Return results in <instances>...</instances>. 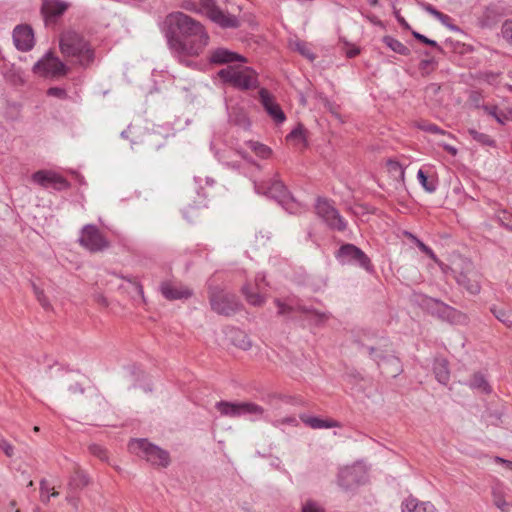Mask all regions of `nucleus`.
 <instances>
[{
	"label": "nucleus",
	"instance_id": "nucleus-62",
	"mask_svg": "<svg viewBox=\"0 0 512 512\" xmlns=\"http://www.w3.org/2000/svg\"><path fill=\"white\" fill-rule=\"evenodd\" d=\"M279 464H280V460H279V459H275V460L271 463V465H272V466H275V467H278V466H279Z\"/></svg>",
	"mask_w": 512,
	"mask_h": 512
},
{
	"label": "nucleus",
	"instance_id": "nucleus-11",
	"mask_svg": "<svg viewBox=\"0 0 512 512\" xmlns=\"http://www.w3.org/2000/svg\"><path fill=\"white\" fill-rule=\"evenodd\" d=\"M210 303L214 311L224 315L233 313L239 306L236 296L224 291H211Z\"/></svg>",
	"mask_w": 512,
	"mask_h": 512
},
{
	"label": "nucleus",
	"instance_id": "nucleus-17",
	"mask_svg": "<svg viewBox=\"0 0 512 512\" xmlns=\"http://www.w3.org/2000/svg\"><path fill=\"white\" fill-rule=\"evenodd\" d=\"M209 61L212 64L224 65L234 62L246 63L247 59L244 56L229 49L217 48L211 51Z\"/></svg>",
	"mask_w": 512,
	"mask_h": 512
},
{
	"label": "nucleus",
	"instance_id": "nucleus-1",
	"mask_svg": "<svg viewBox=\"0 0 512 512\" xmlns=\"http://www.w3.org/2000/svg\"><path fill=\"white\" fill-rule=\"evenodd\" d=\"M168 45L180 62L189 66L185 57L199 56L209 43V35L204 26L182 12L167 15Z\"/></svg>",
	"mask_w": 512,
	"mask_h": 512
},
{
	"label": "nucleus",
	"instance_id": "nucleus-10",
	"mask_svg": "<svg viewBox=\"0 0 512 512\" xmlns=\"http://www.w3.org/2000/svg\"><path fill=\"white\" fill-rule=\"evenodd\" d=\"M316 213L330 228L338 231L345 230L346 221L329 201L319 199L316 203Z\"/></svg>",
	"mask_w": 512,
	"mask_h": 512
},
{
	"label": "nucleus",
	"instance_id": "nucleus-16",
	"mask_svg": "<svg viewBox=\"0 0 512 512\" xmlns=\"http://www.w3.org/2000/svg\"><path fill=\"white\" fill-rule=\"evenodd\" d=\"M13 41L18 50L29 51L34 46V34L26 25H19L13 31Z\"/></svg>",
	"mask_w": 512,
	"mask_h": 512
},
{
	"label": "nucleus",
	"instance_id": "nucleus-34",
	"mask_svg": "<svg viewBox=\"0 0 512 512\" xmlns=\"http://www.w3.org/2000/svg\"><path fill=\"white\" fill-rule=\"evenodd\" d=\"M40 498L42 502H48L51 496H57L58 492L53 482H40Z\"/></svg>",
	"mask_w": 512,
	"mask_h": 512
},
{
	"label": "nucleus",
	"instance_id": "nucleus-30",
	"mask_svg": "<svg viewBox=\"0 0 512 512\" xmlns=\"http://www.w3.org/2000/svg\"><path fill=\"white\" fill-rule=\"evenodd\" d=\"M469 387L481 393H490L491 387L485 377L480 373H475L468 383Z\"/></svg>",
	"mask_w": 512,
	"mask_h": 512
},
{
	"label": "nucleus",
	"instance_id": "nucleus-24",
	"mask_svg": "<svg viewBox=\"0 0 512 512\" xmlns=\"http://www.w3.org/2000/svg\"><path fill=\"white\" fill-rule=\"evenodd\" d=\"M300 420L312 429H328L340 427V423L333 419H322L316 416H309L306 414L300 415Z\"/></svg>",
	"mask_w": 512,
	"mask_h": 512
},
{
	"label": "nucleus",
	"instance_id": "nucleus-41",
	"mask_svg": "<svg viewBox=\"0 0 512 512\" xmlns=\"http://www.w3.org/2000/svg\"><path fill=\"white\" fill-rule=\"evenodd\" d=\"M301 512H325V509L313 500H307L303 505Z\"/></svg>",
	"mask_w": 512,
	"mask_h": 512
},
{
	"label": "nucleus",
	"instance_id": "nucleus-54",
	"mask_svg": "<svg viewBox=\"0 0 512 512\" xmlns=\"http://www.w3.org/2000/svg\"><path fill=\"white\" fill-rule=\"evenodd\" d=\"M430 259H432L436 264L439 266H442V262L439 260V258L435 255L433 250L429 248L427 252L425 253Z\"/></svg>",
	"mask_w": 512,
	"mask_h": 512
},
{
	"label": "nucleus",
	"instance_id": "nucleus-33",
	"mask_svg": "<svg viewBox=\"0 0 512 512\" xmlns=\"http://www.w3.org/2000/svg\"><path fill=\"white\" fill-rule=\"evenodd\" d=\"M491 312L503 324L508 327L512 326V313L503 307H492Z\"/></svg>",
	"mask_w": 512,
	"mask_h": 512
},
{
	"label": "nucleus",
	"instance_id": "nucleus-28",
	"mask_svg": "<svg viewBox=\"0 0 512 512\" xmlns=\"http://www.w3.org/2000/svg\"><path fill=\"white\" fill-rule=\"evenodd\" d=\"M434 373L437 381L446 385L450 379L448 363L445 359H436L434 362Z\"/></svg>",
	"mask_w": 512,
	"mask_h": 512
},
{
	"label": "nucleus",
	"instance_id": "nucleus-51",
	"mask_svg": "<svg viewBox=\"0 0 512 512\" xmlns=\"http://www.w3.org/2000/svg\"><path fill=\"white\" fill-rule=\"evenodd\" d=\"M421 7L428 12L433 17H436L439 15L440 11H438L436 8H434L432 5L427 3H421Z\"/></svg>",
	"mask_w": 512,
	"mask_h": 512
},
{
	"label": "nucleus",
	"instance_id": "nucleus-18",
	"mask_svg": "<svg viewBox=\"0 0 512 512\" xmlns=\"http://www.w3.org/2000/svg\"><path fill=\"white\" fill-rule=\"evenodd\" d=\"M492 497L494 505L501 510V512H511L512 503L510 501V494L506 487L501 483L497 482L492 487Z\"/></svg>",
	"mask_w": 512,
	"mask_h": 512
},
{
	"label": "nucleus",
	"instance_id": "nucleus-7",
	"mask_svg": "<svg viewBox=\"0 0 512 512\" xmlns=\"http://www.w3.org/2000/svg\"><path fill=\"white\" fill-rule=\"evenodd\" d=\"M275 304L278 307L279 315H286L291 311L297 310L306 315V318L315 325L325 323L329 318L330 314L325 311H318L314 308H308L304 305L294 304L292 300L289 303H284L280 299H275Z\"/></svg>",
	"mask_w": 512,
	"mask_h": 512
},
{
	"label": "nucleus",
	"instance_id": "nucleus-63",
	"mask_svg": "<svg viewBox=\"0 0 512 512\" xmlns=\"http://www.w3.org/2000/svg\"><path fill=\"white\" fill-rule=\"evenodd\" d=\"M371 6H376L378 4V0H368Z\"/></svg>",
	"mask_w": 512,
	"mask_h": 512
},
{
	"label": "nucleus",
	"instance_id": "nucleus-29",
	"mask_svg": "<svg viewBox=\"0 0 512 512\" xmlns=\"http://www.w3.org/2000/svg\"><path fill=\"white\" fill-rule=\"evenodd\" d=\"M245 146L250 149L256 156L262 159H267L272 154L271 148L257 141H247Z\"/></svg>",
	"mask_w": 512,
	"mask_h": 512
},
{
	"label": "nucleus",
	"instance_id": "nucleus-43",
	"mask_svg": "<svg viewBox=\"0 0 512 512\" xmlns=\"http://www.w3.org/2000/svg\"><path fill=\"white\" fill-rule=\"evenodd\" d=\"M295 49L301 54L303 55L304 57L310 59V60H314L315 56L314 54L311 52L310 48L307 46L306 43L304 42H296L295 43Z\"/></svg>",
	"mask_w": 512,
	"mask_h": 512
},
{
	"label": "nucleus",
	"instance_id": "nucleus-5",
	"mask_svg": "<svg viewBox=\"0 0 512 512\" xmlns=\"http://www.w3.org/2000/svg\"><path fill=\"white\" fill-rule=\"evenodd\" d=\"M218 75L225 83L242 90L250 89L257 84L256 73L249 67L228 66L221 69Z\"/></svg>",
	"mask_w": 512,
	"mask_h": 512
},
{
	"label": "nucleus",
	"instance_id": "nucleus-14",
	"mask_svg": "<svg viewBox=\"0 0 512 512\" xmlns=\"http://www.w3.org/2000/svg\"><path fill=\"white\" fill-rule=\"evenodd\" d=\"M254 188L258 194H264L270 198L276 199L280 203L284 202L289 197L287 188L279 179H273L269 186L255 183Z\"/></svg>",
	"mask_w": 512,
	"mask_h": 512
},
{
	"label": "nucleus",
	"instance_id": "nucleus-48",
	"mask_svg": "<svg viewBox=\"0 0 512 512\" xmlns=\"http://www.w3.org/2000/svg\"><path fill=\"white\" fill-rule=\"evenodd\" d=\"M416 245L417 247L423 252L426 253L427 250L430 248L425 243H423L420 239H418L415 235H413L410 232L405 233Z\"/></svg>",
	"mask_w": 512,
	"mask_h": 512
},
{
	"label": "nucleus",
	"instance_id": "nucleus-3",
	"mask_svg": "<svg viewBox=\"0 0 512 512\" xmlns=\"http://www.w3.org/2000/svg\"><path fill=\"white\" fill-rule=\"evenodd\" d=\"M182 8L188 11L204 14L212 22L222 28H236L239 26L238 18L220 9L215 5L214 0H201L200 3L185 0L182 3Z\"/></svg>",
	"mask_w": 512,
	"mask_h": 512
},
{
	"label": "nucleus",
	"instance_id": "nucleus-35",
	"mask_svg": "<svg viewBox=\"0 0 512 512\" xmlns=\"http://www.w3.org/2000/svg\"><path fill=\"white\" fill-rule=\"evenodd\" d=\"M232 341L235 346L242 350H248L252 346L249 337L242 331H236Z\"/></svg>",
	"mask_w": 512,
	"mask_h": 512
},
{
	"label": "nucleus",
	"instance_id": "nucleus-46",
	"mask_svg": "<svg viewBox=\"0 0 512 512\" xmlns=\"http://www.w3.org/2000/svg\"><path fill=\"white\" fill-rule=\"evenodd\" d=\"M413 36H414L417 40L421 41V42H422V43H424V44L430 45V46L435 47V48H438V49L440 48V47H439V45H438V43H437L436 41H434V40H432V39H429V38H427L426 36H424V35H422V34H420V33H418V32H413Z\"/></svg>",
	"mask_w": 512,
	"mask_h": 512
},
{
	"label": "nucleus",
	"instance_id": "nucleus-60",
	"mask_svg": "<svg viewBox=\"0 0 512 512\" xmlns=\"http://www.w3.org/2000/svg\"><path fill=\"white\" fill-rule=\"evenodd\" d=\"M392 166L394 169H396L399 172L400 176L403 178L404 177L403 168L398 163H392Z\"/></svg>",
	"mask_w": 512,
	"mask_h": 512
},
{
	"label": "nucleus",
	"instance_id": "nucleus-27",
	"mask_svg": "<svg viewBox=\"0 0 512 512\" xmlns=\"http://www.w3.org/2000/svg\"><path fill=\"white\" fill-rule=\"evenodd\" d=\"M241 416H249L256 421L264 418L265 410L262 406L253 402H241Z\"/></svg>",
	"mask_w": 512,
	"mask_h": 512
},
{
	"label": "nucleus",
	"instance_id": "nucleus-39",
	"mask_svg": "<svg viewBox=\"0 0 512 512\" xmlns=\"http://www.w3.org/2000/svg\"><path fill=\"white\" fill-rule=\"evenodd\" d=\"M378 366L382 369H385V365L386 364H390L392 366H394V369L392 370V376H396L399 371H400V366H399V360L395 357H385V358H382L381 360H379L378 362Z\"/></svg>",
	"mask_w": 512,
	"mask_h": 512
},
{
	"label": "nucleus",
	"instance_id": "nucleus-21",
	"mask_svg": "<svg viewBox=\"0 0 512 512\" xmlns=\"http://www.w3.org/2000/svg\"><path fill=\"white\" fill-rule=\"evenodd\" d=\"M476 107L482 109L501 125L512 121V109L510 107H499L495 104H477Z\"/></svg>",
	"mask_w": 512,
	"mask_h": 512
},
{
	"label": "nucleus",
	"instance_id": "nucleus-6",
	"mask_svg": "<svg viewBox=\"0 0 512 512\" xmlns=\"http://www.w3.org/2000/svg\"><path fill=\"white\" fill-rule=\"evenodd\" d=\"M335 257L341 265H358L367 272L373 271L369 257L353 244L342 245L336 252Z\"/></svg>",
	"mask_w": 512,
	"mask_h": 512
},
{
	"label": "nucleus",
	"instance_id": "nucleus-44",
	"mask_svg": "<svg viewBox=\"0 0 512 512\" xmlns=\"http://www.w3.org/2000/svg\"><path fill=\"white\" fill-rule=\"evenodd\" d=\"M500 224L512 231V215L507 211H502L497 216Z\"/></svg>",
	"mask_w": 512,
	"mask_h": 512
},
{
	"label": "nucleus",
	"instance_id": "nucleus-22",
	"mask_svg": "<svg viewBox=\"0 0 512 512\" xmlns=\"http://www.w3.org/2000/svg\"><path fill=\"white\" fill-rule=\"evenodd\" d=\"M401 512H437L430 501H421L413 496L404 498L400 505Z\"/></svg>",
	"mask_w": 512,
	"mask_h": 512
},
{
	"label": "nucleus",
	"instance_id": "nucleus-37",
	"mask_svg": "<svg viewBox=\"0 0 512 512\" xmlns=\"http://www.w3.org/2000/svg\"><path fill=\"white\" fill-rule=\"evenodd\" d=\"M417 179L421 186L427 191V192H434L436 190V184L434 181H429L428 177L424 173L422 169H419L417 172Z\"/></svg>",
	"mask_w": 512,
	"mask_h": 512
},
{
	"label": "nucleus",
	"instance_id": "nucleus-8",
	"mask_svg": "<svg viewBox=\"0 0 512 512\" xmlns=\"http://www.w3.org/2000/svg\"><path fill=\"white\" fill-rule=\"evenodd\" d=\"M79 243L91 252L103 251L109 246L108 240L102 235L99 229L92 224L83 226Z\"/></svg>",
	"mask_w": 512,
	"mask_h": 512
},
{
	"label": "nucleus",
	"instance_id": "nucleus-59",
	"mask_svg": "<svg viewBox=\"0 0 512 512\" xmlns=\"http://www.w3.org/2000/svg\"><path fill=\"white\" fill-rule=\"evenodd\" d=\"M444 149L449 152L451 155H456L457 154V149L451 145H445L444 146Z\"/></svg>",
	"mask_w": 512,
	"mask_h": 512
},
{
	"label": "nucleus",
	"instance_id": "nucleus-19",
	"mask_svg": "<svg viewBox=\"0 0 512 512\" xmlns=\"http://www.w3.org/2000/svg\"><path fill=\"white\" fill-rule=\"evenodd\" d=\"M371 466L365 461L359 460L351 465L344 466L339 471L341 478H352L354 480H360L369 475Z\"/></svg>",
	"mask_w": 512,
	"mask_h": 512
},
{
	"label": "nucleus",
	"instance_id": "nucleus-25",
	"mask_svg": "<svg viewBox=\"0 0 512 512\" xmlns=\"http://www.w3.org/2000/svg\"><path fill=\"white\" fill-rule=\"evenodd\" d=\"M161 293L168 300L186 299L191 296V291L182 286H174L169 282L161 285Z\"/></svg>",
	"mask_w": 512,
	"mask_h": 512
},
{
	"label": "nucleus",
	"instance_id": "nucleus-38",
	"mask_svg": "<svg viewBox=\"0 0 512 512\" xmlns=\"http://www.w3.org/2000/svg\"><path fill=\"white\" fill-rule=\"evenodd\" d=\"M271 424L275 427V428H282L283 426H298V420L295 416H286V417H283V418H279V419H275L273 421H271Z\"/></svg>",
	"mask_w": 512,
	"mask_h": 512
},
{
	"label": "nucleus",
	"instance_id": "nucleus-56",
	"mask_svg": "<svg viewBox=\"0 0 512 512\" xmlns=\"http://www.w3.org/2000/svg\"><path fill=\"white\" fill-rule=\"evenodd\" d=\"M236 152H237V153H238V154H239L243 159H245V160H247V161H249V162L251 161V160H250V157H249V155H248V153L246 152V150H245L243 147H239V148L236 150Z\"/></svg>",
	"mask_w": 512,
	"mask_h": 512
},
{
	"label": "nucleus",
	"instance_id": "nucleus-49",
	"mask_svg": "<svg viewBox=\"0 0 512 512\" xmlns=\"http://www.w3.org/2000/svg\"><path fill=\"white\" fill-rule=\"evenodd\" d=\"M90 451L94 455L98 456L100 459L104 460V459L107 458L106 450L104 448H102L101 446H99V445H92L90 447Z\"/></svg>",
	"mask_w": 512,
	"mask_h": 512
},
{
	"label": "nucleus",
	"instance_id": "nucleus-13",
	"mask_svg": "<svg viewBox=\"0 0 512 512\" xmlns=\"http://www.w3.org/2000/svg\"><path fill=\"white\" fill-rule=\"evenodd\" d=\"M32 181L44 188H54L56 190L66 189L68 182L60 174L51 170H40L32 175Z\"/></svg>",
	"mask_w": 512,
	"mask_h": 512
},
{
	"label": "nucleus",
	"instance_id": "nucleus-53",
	"mask_svg": "<svg viewBox=\"0 0 512 512\" xmlns=\"http://www.w3.org/2000/svg\"><path fill=\"white\" fill-rule=\"evenodd\" d=\"M494 461L496 463L502 464L505 469L512 471V462L504 460V459H502L500 457H495Z\"/></svg>",
	"mask_w": 512,
	"mask_h": 512
},
{
	"label": "nucleus",
	"instance_id": "nucleus-55",
	"mask_svg": "<svg viewBox=\"0 0 512 512\" xmlns=\"http://www.w3.org/2000/svg\"><path fill=\"white\" fill-rule=\"evenodd\" d=\"M69 391L72 392V393H80L82 394L84 392V389L78 384H74V385H71L69 387Z\"/></svg>",
	"mask_w": 512,
	"mask_h": 512
},
{
	"label": "nucleus",
	"instance_id": "nucleus-12",
	"mask_svg": "<svg viewBox=\"0 0 512 512\" xmlns=\"http://www.w3.org/2000/svg\"><path fill=\"white\" fill-rule=\"evenodd\" d=\"M266 286L265 275L258 273L255 277V288L247 283L242 287V293L250 305L262 306L266 302Z\"/></svg>",
	"mask_w": 512,
	"mask_h": 512
},
{
	"label": "nucleus",
	"instance_id": "nucleus-36",
	"mask_svg": "<svg viewBox=\"0 0 512 512\" xmlns=\"http://www.w3.org/2000/svg\"><path fill=\"white\" fill-rule=\"evenodd\" d=\"M469 135L473 138V140L477 141L482 145L494 146L495 141L487 134L479 132L475 129L468 130Z\"/></svg>",
	"mask_w": 512,
	"mask_h": 512
},
{
	"label": "nucleus",
	"instance_id": "nucleus-42",
	"mask_svg": "<svg viewBox=\"0 0 512 512\" xmlns=\"http://www.w3.org/2000/svg\"><path fill=\"white\" fill-rule=\"evenodd\" d=\"M501 33L503 38L510 44H512V19L504 21L501 27Z\"/></svg>",
	"mask_w": 512,
	"mask_h": 512
},
{
	"label": "nucleus",
	"instance_id": "nucleus-64",
	"mask_svg": "<svg viewBox=\"0 0 512 512\" xmlns=\"http://www.w3.org/2000/svg\"><path fill=\"white\" fill-rule=\"evenodd\" d=\"M206 181H207V184H210V185H212V184H213V182H214V181H213L212 179H210V178H207V179H206Z\"/></svg>",
	"mask_w": 512,
	"mask_h": 512
},
{
	"label": "nucleus",
	"instance_id": "nucleus-20",
	"mask_svg": "<svg viewBox=\"0 0 512 512\" xmlns=\"http://www.w3.org/2000/svg\"><path fill=\"white\" fill-rule=\"evenodd\" d=\"M457 282L470 294H478L481 290L480 275L474 269H468L466 272H461L457 276Z\"/></svg>",
	"mask_w": 512,
	"mask_h": 512
},
{
	"label": "nucleus",
	"instance_id": "nucleus-2",
	"mask_svg": "<svg viewBox=\"0 0 512 512\" xmlns=\"http://www.w3.org/2000/svg\"><path fill=\"white\" fill-rule=\"evenodd\" d=\"M60 50L65 57L75 59L80 65H88L93 60V52L84 38L75 31H65L60 37Z\"/></svg>",
	"mask_w": 512,
	"mask_h": 512
},
{
	"label": "nucleus",
	"instance_id": "nucleus-61",
	"mask_svg": "<svg viewBox=\"0 0 512 512\" xmlns=\"http://www.w3.org/2000/svg\"><path fill=\"white\" fill-rule=\"evenodd\" d=\"M444 309L448 313V315L456 314L457 313L456 310H454L453 308H451L449 306H444Z\"/></svg>",
	"mask_w": 512,
	"mask_h": 512
},
{
	"label": "nucleus",
	"instance_id": "nucleus-50",
	"mask_svg": "<svg viewBox=\"0 0 512 512\" xmlns=\"http://www.w3.org/2000/svg\"><path fill=\"white\" fill-rule=\"evenodd\" d=\"M435 18H436L437 20H439V21H440L443 25H445L446 27H449V28H450V29H452V30H455V29H456V27H455V26L451 25V18H450L448 15H446V14H444V13L440 12V13H439V15H438V16H436Z\"/></svg>",
	"mask_w": 512,
	"mask_h": 512
},
{
	"label": "nucleus",
	"instance_id": "nucleus-57",
	"mask_svg": "<svg viewBox=\"0 0 512 512\" xmlns=\"http://www.w3.org/2000/svg\"><path fill=\"white\" fill-rule=\"evenodd\" d=\"M358 54H359V49L356 47H352L346 51V55L348 58H353Z\"/></svg>",
	"mask_w": 512,
	"mask_h": 512
},
{
	"label": "nucleus",
	"instance_id": "nucleus-32",
	"mask_svg": "<svg viewBox=\"0 0 512 512\" xmlns=\"http://www.w3.org/2000/svg\"><path fill=\"white\" fill-rule=\"evenodd\" d=\"M383 42L394 52L400 55H408L410 50L403 43L391 36H385Z\"/></svg>",
	"mask_w": 512,
	"mask_h": 512
},
{
	"label": "nucleus",
	"instance_id": "nucleus-40",
	"mask_svg": "<svg viewBox=\"0 0 512 512\" xmlns=\"http://www.w3.org/2000/svg\"><path fill=\"white\" fill-rule=\"evenodd\" d=\"M33 291H34V294H35L38 302L41 304V306L46 310L50 309L51 305H50L49 301L47 300V297L45 296L43 290H41L35 284H33Z\"/></svg>",
	"mask_w": 512,
	"mask_h": 512
},
{
	"label": "nucleus",
	"instance_id": "nucleus-52",
	"mask_svg": "<svg viewBox=\"0 0 512 512\" xmlns=\"http://www.w3.org/2000/svg\"><path fill=\"white\" fill-rule=\"evenodd\" d=\"M48 95L56 96V97H63L65 95V91L58 87H52L48 90Z\"/></svg>",
	"mask_w": 512,
	"mask_h": 512
},
{
	"label": "nucleus",
	"instance_id": "nucleus-31",
	"mask_svg": "<svg viewBox=\"0 0 512 512\" xmlns=\"http://www.w3.org/2000/svg\"><path fill=\"white\" fill-rule=\"evenodd\" d=\"M287 140L293 142L296 146L306 147L307 141L304 128L301 125H299L295 129H293L287 135Z\"/></svg>",
	"mask_w": 512,
	"mask_h": 512
},
{
	"label": "nucleus",
	"instance_id": "nucleus-4",
	"mask_svg": "<svg viewBox=\"0 0 512 512\" xmlns=\"http://www.w3.org/2000/svg\"><path fill=\"white\" fill-rule=\"evenodd\" d=\"M129 451L146 460L153 466L166 468L170 464V454L147 439H132L128 444Z\"/></svg>",
	"mask_w": 512,
	"mask_h": 512
},
{
	"label": "nucleus",
	"instance_id": "nucleus-15",
	"mask_svg": "<svg viewBox=\"0 0 512 512\" xmlns=\"http://www.w3.org/2000/svg\"><path fill=\"white\" fill-rule=\"evenodd\" d=\"M259 97L261 104L263 105L267 114L277 123L281 124L286 120V116L282 111L279 104H277L273 96L266 90L261 89L259 91Z\"/></svg>",
	"mask_w": 512,
	"mask_h": 512
},
{
	"label": "nucleus",
	"instance_id": "nucleus-23",
	"mask_svg": "<svg viewBox=\"0 0 512 512\" xmlns=\"http://www.w3.org/2000/svg\"><path fill=\"white\" fill-rule=\"evenodd\" d=\"M69 7L64 0H44L42 4V13L46 19H55L61 16Z\"/></svg>",
	"mask_w": 512,
	"mask_h": 512
},
{
	"label": "nucleus",
	"instance_id": "nucleus-58",
	"mask_svg": "<svg viewBox=\"0 0 512 512\" xmlns=\"http://www.w3.org/2000/svg\"><path fill=\"white\" fill-rule=\"evenodd\" d=\"M426 131L433 132V133H442V130L437 127L436 125H428L424 128Z\"/></svg>",
	"mask_w": 512,
	"mask_h": 512
},
{
	"label": "nucleus",
	"instance_id": "nucleus-26",
	"mask_svg": "<svg viewBox=\"0 0 512 512\" xmlns=\"http://www.w3.org/2000/svg\"><path fill=\"white\" fill-rule=\"evenodd\" d=\"M222 416L236 418L241 417V402L220 401L215 405Z\"/></svg>",
	"mask_w": 512,
	"mask_h": 512
},
{
	"label": "nucleus",
	"instance_id": "nucleus-9",
	"mask_svg": "<svg viewBox=\"0 0 512 512\" xmlns=\"http://www.w3.org/2000/svg\"><path fill=\"white\" fill-rule=\"evenodd\" d=\"M33 71L42 77H58L67 73V67L57 57L47 53L34 64Z\"/></svg>",
	"mask_w": 512,
	"mask_h": 512
},
{
	"label": "nucleus",
	"instance_id": "nucleus-45",
	"mask_svg": "<svg viewBox=\"0 0 512 512\" xmlns=\"http://www.w3.org/2000/svg\"><path fill=\"white\" fill-rule=\"evenodd\" d=\"M232 121L244 129H248L250 127V121L244 113L239 114L233 118Z\"/></svg>",
	"mask_w": 512,
	"mask_h": 512
},
{
	"label": "nucleus",
	"instance_id": "nucleus-47",
	"mask_svg": "<svg viewBox=\"0 0 512 512\" xmlns=\"http://www.w3.org/2000/svg\"><path fill=\"white\" fill-rule=\"evenodd\" d=\"M0 449L6 454V456H8V457L13 456V451H14L13 446L3 438H0Z\"/></svg>",
	"mask_w": 512,
	"mask_h": 512
}]
</instances>
